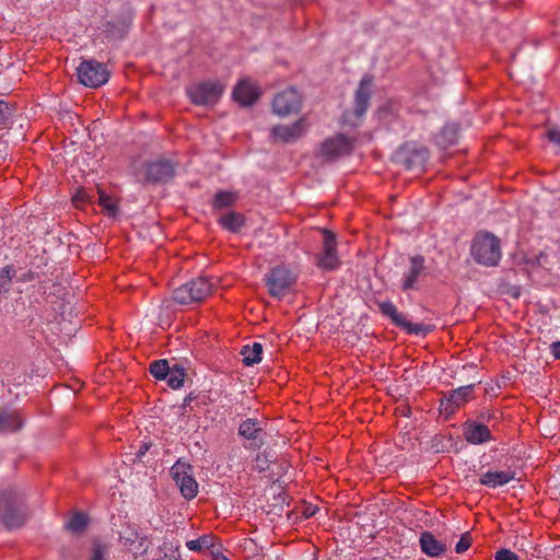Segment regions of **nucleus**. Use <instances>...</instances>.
<instances>
[{
  "instance_id": "f257e3e1",
  "label": "nucleus",
  "mask_w": 560,
  "mask_h": 560,
  "mask_svg": "<svg viewBox=\"0 0 560 560\" xmlns=\"http://www.w3.org/2000/svg\"><path fill=\"white\" fill-rule=\"evenodd\" d=\"M26 515L22 493L14 489L0 490V522L7 528L21 527L26 520Z\"/></svg>"
},
{
  "instance_id": "f03ea898",
  "label": "nucleus",
  "mask_w": 560,
  "mask_h": 560,
  "mask_svg": "<svg viewBox=\"0 0 560 560\" xmlns=\"http://www.w3.org/2000/svg\"><path fill=\"white\" fill-rule=\"evenodd\" d=\"M471 256L485 266H497L501 259L500 240L492 233H479L471 244Z\"/></svg>"
},
{
  "instance_id": "7ed1b4c3",
  "label": "nucleus",
  "mask_w": 560,
  "mask_h": 560,
  "mask_svg": "<svg viewBox=\"0 0 560 560\" xmlns=\"http://www.w3.org/2000/svg\"><path fill=\"white\" fill-rule=\"evenodd\" d=\"M213 284L206 277H198L173 291V300L179 304L202 302L212 293Z\"/></svg>"
},
{
  "instance_id": "20e7f679",
  "label": "nucleus",
  "mask_w": 560,
  "mask_h": 560,
  "mask_svg": "<svg viewBox=\"0 0 560 560\" xmlns=\"http://www.w3.org/2000/svg\"><path fill=\"white\" fill-rule=\"evenodd\" d=\"M175 167L176 164L170 160L145 162L137 173V179L144 185L167 183L175 176Z\"/></svg>"
},
{
  "instance_id": "39448f33",
  "label": "nucleus",
  "mask_w": 560,
  "mask_h": 560,
  "mask_svg": "<svg viewBox=\"0 0 560 560\" xmlns=\"http://www.w3.org/2000/svg\"><path fill=\"white\" fill-rule=\"evenodd\" d=\"M78 80L88 88H98L105 84L110 75L105 63L94 59H84L77 68Z\"/></svg>"
},
{
  "instance_id": "423d86ee",
  "label": "nucleus",
  "mask_w": 560,
  "mask_h": 560,
  "mask_svg": "<svg viewBox=\"0 0 560 560\" xmlns=\"http://www.w3.org/2000/svg\"><path fill=\"white\" fill-rule=\"evenodd\" d=\"M380 312L388 317L392 323L408 335L427 336L433 330V326L425 324H413L407 319L405 314L398 312L396 305L390 301L377 304Z\"/></svg>"
},
{
  "instance_id": "0eeeda50",
  "label": "nucleus",
  "mask_w": 560,
  "mask_h": 560,
  "mask_svg": "<svg viewBox=\"0 0 560 560\" xmlns=\"http://www.w3.org/2000/svg\"><path fill=\"white\" fill-rule=\"evenodd\" d=\"M192 470V466L180 458L176 460L170 470L173 480L186 500H191L198 494V482L194 478Z\"/></svg>"
},
{
  "instance_id": "6e6552de",
  "label": "nucleus",
  "mask_w": 560,
  "mask_h": 560,
  "mask_svg": "<svg viewBox=\"0 0 560 560\" xmlns=\"http://www.w3.org/2000/svg\"><path fill=\"white\" fill-rule=\"evenodd\" d=\"M295 283V277L284 266H277L266 275V285L269 294L277 299L287 295Z\"/></svg>"
},
{
  "instance_id": "1a4fd4ad",
  "label": "nucleus",
  "mask_w": 560,
  "mask_h": 560,
  "mask_svg": "<svg viewBox=\"0 0 560 560\" xmlns=\"http://www.w3.org/2000/svg\"><path fill=\"white\" fill-rule=\"evenodd\" d=\"M266 425L265 420L255 418H247L240 423L237 432L241 438L248 441L246 448L256 451L262 447L266 443Z\"/></svg>"
},
{
  "instance_id": "9d476101",
  "label": "nucleus",
  "mask_w": 560,
  "mask_h": 560,
  "mask_svg": "<svg viewBox=\"0 0 560 560\" xmlns=\"http://www.w3.org/2000/svg\"><path fill=\"white\" fill-rule=\"evenodd\" d=\"M428 267L425 266V259L422 255H415L409 258L408 269L404 272L401 279V290L404 292L410 290H419L420 281L428 276Z\"/></svg>"
},
{
  "instance_id": "9b49d317",
  "label": "nucleus",
  "mask_w": 560,
  "mask_h": 560,
  "mask_svg": "<svg viewBox=\"0 0 560 560\" xmlns=\"http://www.w3.org/2000/svg\"><path fill=\"white\" fill-rule=\"evenodd\" d=\"M223 88L218 82H201L188 90L190 100L196 105H212L218 102L222 94Z\"/></svg>"
},
{
  "instance_id": "f8f14e48",
  "label": "nucleus",
  "mask_w": 560,
  "mask_h": 560,
  "mask_svg": "<svg viewBox=\"0 0 560 560\" xmlns=\"http://www.w3.org/2000/svg\"><path fill=\"white\" fill-rule=\"evenodd\" d=\"M397 158L407 170L420 173L424 170L429 151L423 145L407 144L397 153Z\"/></svg>"
},
{
  "instance_id": "ddd939ff",
  "label": "nucleus",
  "mask_w": 560,
  "mask_h": 560,
  "mask_svg": "<svg viewBox=\"0 0 560 560\" xmlns=\"http://www.w3.org/2000/svg\"><path fill=\"white\" fill-rule=\"evenodd\" d=\"M301 106L302 97L294 88L278 93L272 101L273 113L282 117L298 113Z\"/></svg>"
},
{
  "instance_id": "4468645a",
  "label": "nucleus",
  "mask_w": 560,
  "mask_h": 560,
  "mask_svg": "<svg viewBox=\"0 0 560 560\" xmlns=\"http://www.w3.org/2000/svg\"><path fill=\"white\" fill-rule=\"evenodd\" d=\"M323 241V253L317 255L316 265L318 268L327 271H331L338 268L340 265L335 234L326 229L322 230Z\"/></svg>"
},
{
  "instance_id": "2eb2a0df",
  "label": "nucleus",
  "mask_w": 560,
  "mask_h": 560,
  "mask_svg": "<svg viewBox=\"0 0 560 560\" xmlns=\"http://www.w3.org/2000/svg\"><path fill=\"white\" fill-rule=\"evenodd\" d=\"M307 130L305 118L290 125H277L271 129L273 142L292 143L302 138Z\"/></svg>"
},
{
  "instance_id": "dca6fc26",
  "label": "nucleus",
  "mask_w": 560,
  "mask_h": 560,
  "mask_svg": "<svg viewBox=\"0 0 560 560\" xmlns=\"http://www.w3.org/2000/svg\"><path fill=\"white\" fill-rule=\"evenodd\" d=\"M353 149V140L343 133H338L326 139L322 143V155L328 160H334L342 155H348Z\"/></svg>"
},
{
  "instance_id": "f3484780",
  "label": "nucleus",
  "mask_w": 560,
  "mask_h": 560,
  "mask_svg": "<svg viewBox=\"0 0 560 560\" xmlns=\"http://www.w3.org/2000/svg\"><path fill=\"white\" fill-rule=\"evenodd\" d=\"M474 388L475 384H469L451 390L448 397L441 402L445 412L454 413L462 405L471 399Z\"/></svg>"
},
{
  "instance_id": "a211bd4d",
  "label": "nucleus",
  "mask_w": 560,
  "mask_h": 560,
  "mask_svg": "<svg viewBox=\"0 0 560 560\" xmlns=\"http://www.w3.org/2000/svg\"><path fill=\"white\" fill-rule=\"evenodd\" d=\"M463 434L470 444H482L492 440L491 431L486 424L470 419L464 423Z\"/></svg>"
},
{
  "instance_id": "6ab92c4d",
  "label": "nucleus",
  "mask_w": 560,
  "mask_h": 560,
  "mask_svg": "<svg viewBox=\"0 0 560 560\" xmlns=\"http://www.w3.org/2000/svg\"><path fill=\"white\" fill-rule=\"evenodd\" d=\"M97 200H95V196H90L84 191H79L74 197V202L78 201H88V202H97L109 217H115L118 213V207L114 198L106 194L101 187H97Z\"/></svg>"
},
{
  "instance_id": "aec40b11",
  "label": "nucleus",
  "mask_w": 560,
  "mask_h": 560,
  "mask_svg": "<svg viewBox=\"0 0 560 560\" xmlns=\"http://www.w3.org/2000/svg\"><path fill=\"white\" fill-rule=\"evenodd\" d=\"M260 96L259 89L249 80H242L233 90V98L242 106L253 105Z\"/></svg>"
},
{
  "instance_id": "412c9836",
  "label": "nucleus",
  "mask_w": 560,
  "mask_h": 560,
  "mask_svg": "<svg viewBox=\"0 0 560 560\" xmlns=\"http://www.w3.org/2000/svg\"><path fill=\"white\" fill-rule=\"evenodd\" d=\"M372 78L365 75L361 79L354 96V115L362 117L369 108L371 97Z\"/></svg>"
},
{
  "instance_id": "4be33fe9",
  "label": "nucleus",
  "mask_w": 560,
  "mask_h": 560,
  "mask_svg": "<svg viewBox=\"0 0 560 560\" xmlns=\"http://www.w3.org/2000/svg\"><path fill=\"white\" fill-rule=\"evenodd\" d=\"M419 542L422 552L429 557H440L446 551V545L438 540L431 532H423Z\"/></svg>"
},
{
  "instance_id": "5701e85b",
  "label": "nucleus",
  "mask_w": 560,
  "mask_h": 560,
  "mask_svg": "<svg viewBox=\"0 0 560 560\" xmlns=\"http://www.w3.org/2000/svg\"><path fill=\"white\" fill-rule=\"evenodd\" d=\"M23 425L20 413L15 410H0V434L16 432Z\"/></svg>"
},
{
  "instance_id": "b1692460",
  "label": "nucleus",
  "mask_w": 560,
  "mask_h": 560,
  "mask_svg": "<svg viewBox=\"0 0 560 560\" xmlns=\"http://www.w3.org/2000/svg\"><path fill=\"white\" fill-rule=\"evenodd\" d=\"M458 131L459 127L457 124L446 125L434 137L436 145L442 150L454 145L458 139Z\"/></svg>"
},
{
  "instance_id": "393cba45",
  "label": "nucleus",
  "mask_w": 560,
  "mask_h": 560,
  "mask_svg": "<svg viewBox=\"0 0 560 560\" xmlns=\"http://www.w3.org/2000/svg\"><path fill=\"white\" fill-rule=\"evenodd\" d=\"M515 479L514 471H487L480 476V483L487 487L497 488L504 486L511 480Z\"/></svg>"
},
{
  "instance_id": "a878e982",
  "label": "nucleus",
  "mask_w": 560,
  "mask_h": 560,
  "mask_svg": "<svg viewBox=\"0 0 560 560\" xmlns=\"http://www.w3.org/2000/svg\"><path fill=\"white\" fill-rule=\"evenodd\" d=\"M219 223L223 229L232 233H240L242 228L245 225V218L240 212L231 211L222 215Z\"/></svg>"
},
{
  "instance_id": "bb28decb",
  "label": "nucleus",
  "mask_w": 560,
  "mask_h": 560,
  "mask_svg": "<svg viewBox=\"0 0 560 560\" xmlns=\"http://www.w3.org/2000/svg\"><path fill=\"white\" fill-rule=\"evenodd\" d=\"M241 354L243 363L246 366H253L261 361L262 345L259 342H254L253 346L246 345L242 348Z\"/></svg>"
},
{
  "instance_id": "cd10ccee",
  "label": "nucleus",
  "mask_w": 560,
  "mask_h": 560,
  "mask_svg": "<svg viewBox=\"0 0 560 560\" xmlns=\"http://www.w3.org/2000/svg\"><path fill=\"white\" fill-rule=\"evenodd\" d=\"M217 537L212 534L202 535L197 539L188 540L186 542V547L191 551L200 552L202 550H215V541Z\"/></svg>"
},
{
  "instance_id": "c85d7f7f",
  "label": "nucleus",
  "mask_w": 560,
  "mask_h": 560,
  "mask_svg": "<svg viewBox=\"0 0 560 560\" xmlns=\"http://www.w3.org/2000/svg\"><path fill=\"white\" fill-rule=\"evenodd\" d=\"M236 200L237 195L235 192L219 190L213 197L212 207L215 210H221L232 207Z\"/></svg>"
},
{
  "instance_id": "c756f323",
  "label": "nucleus",
  "mask_w": 560,
  "mask_h": 560,
  "mask_svg": "<svg viewBox=\"0 0 560 560\" xmlns=\"http://www.w3.org/2000/svg\"><path fill=\"white\" fill-rule=\"evenodd\" d=\"M186 372L179 364H174L170 369V374L166 377L167 384L173 389H178L184 385Z\"/></svg>"
},
{
  "instance_id": "7c9ffc66",
  "label": "nucleus",
  "mask_w": 560,
  "mask_h": 560,
  "mask_svg": "<svg viewBox=\"0 0 560 560\" xmlns=\"http://www.w3.org/2000/svg\"><path fill=\"white\" fill-rule=\"evenodd\" d=\"M109 545L101 539H93L89 560H108Z\"/></svg>"
},
{
  "instance_id": "2f4dec72",
  "label": "nucleus",
  "mask_w": 560,
  "mask_h": 560,
  "mask_svg": "<svg viewBox=\"0 0 560 560\" xmlns=\"http://www.w3.org/2000/svg\"><path fill=\"white\" fill-rule=\"evenodd\" d=\"M170 364L165 359L155 360L150 363L149 371L156 380H166L170 374Z\"/></svg>"
},
{
  "instance_id": "473e14b6",
  "label": "nucleus",
  "mask_w": 560,
  "mask_h": 560,
  "mask_svg": "<svg viewBox=\"0 0 560 560\" xmlns=\"http://www.w3.org/2000/svg\"><path fill=\"white\" fill-rule=\"evenodd\" d=\"M88 523V515L81 512H77L70 517L69 522L67 523V528L73 533L80 534L86 528Z\"/></svg>"
},
{
  "instance_id": "72a5a7b5",
  "label": "nucleus",
  "mask_w": 560,
  "mask_h": 560,
  "mask_svg": "<svg viewBox=\"0 0 560 560\" xmlns=\"http://www.w3.org/2000/svg\"><path fill=\"white\" fill-rule=\"evenodd\" d=\"M15 273L16 270L12 265L5 266L0 270V294L10 290Z\"/></svg>"
},
{
  "instance_id": "f704fd0d",
  "label": "nucleus",
  "mask_w": 560,
  "mask_h": 560,
  "mask_svg": "<svg viewBox=\"0 0 560 560\" xmlns=\"http://www.w3.org/2000/svg\"><path fill=\"white\" fill-rule=\"evenodd\" d=\"M271 462L272 459L270 458L269 453L265 451L262 453L257 454L255 458L254 468L259 472L266 471L267 469H269Z\"/></svg>"
},
{
  "instance_id": "c9c22d12",
  "label": "nucleus",
  "mask_w": 560,
  "mask_h": 560,
  "mask_svg": "<svg viewBox=\"0 0 560 560\" xmlns=\"http://www.w3.org/2000/svg\"><path fill=\"white\" fill-rule=\"evenodd\" d=\"M12 116V108L9 103L0 101V126L7 125Z\"/></svg>"
},
{
  "instance_id": "e433bc0d",
  "label": "nucleus",
  "mask_w": 560,
  "mask_h": 560,
  "mask_svg": "<svg viewBox=\"0 0 560 560\" xmlns=\"http://www.w3.org/2000/svg\"><path fill=\"white\" fill-rule=\"evenodd\" d=\"M471 542L472 538L470 534L467 532L464 535H462L459 541L456 544L455 551L457 553L465 552L471 546Z\"/></svg>"
},
{
  "instance_id": "4c0bfd02",
  "label": "nucleus",
  "mask_w": 560,
  "mask_h": 560,
  "mask_svg": "<svg viewBox=\"0 0 560 560\" xmlns=\"http://www.w3.org/2000/svg\"><path fill=\"white\" fill-rule=\"evenodd\" d=\"M495 560H518V557L515 552L509 549H499L494 555Z\"/></svg>"
},
{
  "instance_id": "58836bf2",
  "label": "nucleus",
  "mask_w": 560,
  "mask_h": 560,
  "mask_svg": "<svg viewBox=\"0 0 560 560\" xmlns=\"http://www.w3.org/2000/svg\"><path fill=\"white\" fill-rule=\"evenodd\" d=\"M150 447H151V443H143V444L139 447L138 452L136 453V459H137V460H141V459H142V457H143V456L147 454V452L150 450Z\"/></svg>"
},
{
  "instance_id": "ea45409f",
  "label": "nucleus",
  "mask_w": 560,
  "mask_h": 560,
  "mask_svg": "<svg viewBox=\"0 0 560 560\" xmlns=\"http://www.w3.org/2000/svg\"><path fill=\"white\" fill-rule=\"evenodd\" d=\"M553 357L560 360V341L552 342L550 346Z\"/></svg>"
},
{
  "instance_id": "a19ab883",
  "label": "nucleus",
  "mask_w": 560,
  "mask_h": 560,
  "mask_svg": "<svg viewBox=\"0 0 560 560\" xmlns=\"http://www.w3.org/2000/svg\"><path fill=\"white\" fill-rule=\"evenodd\" d=\"M480 418L486 421L494 420L497 419V415L494 411L487 410L485 412H481Z\"/></svg>"
},
{
  "instance_id": "79ce46f5",
  "label": "nucleus",
  "mask_w": 560,
  "mask_h": 560,
  "mask_svg": "<svg viewBox=\"0 0 560 560\" xmlns=\"http://www.w3.org/2000/svg\"><path fill=\"white\" fill-rule=\"evenodd\" d=\"M211 560H229L225 556H223L219 549L211 550Z\"/></svg>"
},
{
  "instance_id": "37998d69",
  "label": "nucleus",
  "mask_w": 560,
  "mask_h": 560,
  "mask_svg": "<svg viewBox=\"0 0 560 560\" xmlns=\"http://www.w3.org/2000/svg\"><path fill=\"white\" fill-rule=\"evenodd\" d=\"M196 398V396H194L192 393H190L185 399H184V404H183V408H186L187 406H189V404Z\"/></svg>"
},
{
  "instance_id": "c03bdc74",
  "label": "nucleus",
  "mask_w": 560,
  "mask_h": 560,
  "mask_svg": "<svg viewBox=\"0 0 560 560\" xmlns=\"http://www.w3.org/2000/svg\"><path fill=\"white\" fill-rule=\"evenodd\" d=\"M137 538H138V534H137V533L133 535V537H128V538H126V545H128V544H129V545L133 544V542H135V540H136Z\"/></svg>"
}]
</instances>
